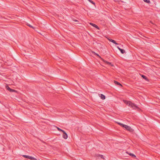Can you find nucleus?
I'll return each mask as SVG.
<instances>
[{
    "label": "nucleus",
    "instance_id": "1",
    "mask_svg": "<svg viewBox=\"0 0 160 160\" xmlns=\"http://www.w3.org/2000/svg\"><path fill=\"white\" fill-rule=\"evenodd\" d=\"M124 103L127 104L129 107L132 108L133 109H138V107L133 103H132L131 102L124 100Z\"/></svg>",
    "mask_w": 160,
    "mask_h": 160
},
{
    "label": "nucleus",
    "instance_id": "2",
    "mask_svg": "<svg viewBox=\"0 0 160 160\" xmlns=\"http://www.w3.org/2000/svg\"><path fill=\"white\" fill-rule=\"evenodd\" d=\"M123 128H124L130 132H132L133 131V129H132L130 127H129L128 125H123Z\"/></svg>",
    "mask_w": 160,
    "mask_h": 160
},
{
    "label": "nucleus",
    "instance_id": "3",
    "mask_svg": "<svg viewBox=\"0 0 160 160\" xmlns=\"http://www.w3.org/2000/svg\"><path fill=\"white\" fill-rule=\"evenodd\" d=\"M23 157L25 158L29 159L30 160H35L36 159L34 158L33 157H32V156H28V155H23Z\"/></svg>",
    "mask_w": 160,
    "mask_h": 160
},
{
    "label": "nucleus",
    "instance_id": "4",
    "mask_svg": "<svg viewBox=\"0 0 160 160\" xmlns=\"http://www.w3.org/2000/svg\"><path fill=\"white\" fill-rule=\"evenodd\" d=\"M62 132L63 133L62 135L63 138L65 139H67L68 137L67 134L64 131V132Z\"/></svg>",
    "mask_w": 160,
    "mask_h": 160
},
{
    "label": "nucleus",
    "instance_id": "5",
    "mask_svg": "<svg viewBox=\"0 0 160 160\" xmlns=\"http://www.w3.org/2000/svg\"><path fill=\"white\" fill-rule=\"evenodd\" d=\"M98 96L102 100H104L105 99V96L103 94H98Z\"/></svg>",
    "mask_w": 160,
    "mask_h": 160
},
{
    "label": "nucleus",
    "instance_id": "6",
    "mask_svg": "<svg viewBox=\"0 0 160 160\" xmlns=\"http://www.w3.org/2000/svg\"><path fill=\"white\" fill-rule=\"evenodd\" d=\"M117 48L121 52L122 54H123L125 52V51L123 49H122L120 48L118 46H117Z\"/></svg>",
    "mask_w": 160,
    "mask_h": 160
},
{
    "label": "nucleus",
    "instance_id": "7",
    "mask_svg": "<svg viewBox=\"0 0 160 160\" xmlns=\"http://www.w3.org/2000/svg\"><path fill=\"white\" fill-rule=\"evenodd\" d=\"M6 88L7 89V90H8V91H10V92H14L15 91V90H14V89H11L8 86H7Z\"/></svg>",
    "mask_w": 160,
    "mask_h": 160
},
{
    "label": "nucleus",
    "instance_id": "8",
    "mask_svg": "<svg viewBox=\"0 0 160 160\" xmlns=\"http://www.w3.org/2000/svg\"><path fill=\"white\" fill-rule=\"evenodd\" d=\"M90 25H91L93 26V27L96 28L98 29H99V28H98V26H97V25H96V24H93L92 23H91V22H90Z\"/></svg>",
    "mask_w": 160,
    "mask_h": 160
},
{
    "label": "nucleus",
    "instance_id": "9",
    "mask_svg": "<svg viewBox=\"0 0 160 160\" xmlns=\"http://www.w3.org/2000/svg\"><path fill=\"white\" fill-rule=\"evenodd\" d=\"M109 41L110 42L113 43H114V44H116V45H118V43H117L116 42V41L114 40H112V39H109Z\"/></svg>",
    "mask_w": 160,
    "mask_h": 160
},
{
    "label": "nucleus",
    "instance_id": "10",
    "mask_svg": "<svg viewBox=\"0 0 160 160\" xmlns=\"http://www.w3.org/2000/svg\"><path fill=\"white\" fill-rule=\"evenodd\" d=\"M141 76L142 78L144 79L146 81H148V78L146 76H144L143 75H141Z\"/></svg>",
    "mask_w": 160,
    "mask_h": 160
},
{
    "label": "nucleus",
    "instance_id": "11",
    "mask_svg": "<svg viewBox=\"0 0 160 160\" xmlns=\"http://www.w3.org/2000/svg\"><path fill=\"white\" fill-rule=\"evenodd\" d=\"M56 128H57L58 130V131H61L62 132H64V130H63L60 129V128H59L58 127H56Z\"/></svg>",
    "mask_w": 160,
    "mask_h": 160
},
{
    "label": "nucleus",
    "instance_id": "12",
    "mask_svg": "<svg viewBox=\"0 0 160 160\" xmlns=\"http://www.w3.org/2000/svg\"><path fill=\"white\" fill-rule=\"evenodd\" d=\"M115 83L116 84H117L118 85H119L120 86H122V85L121 84H120L119 82H118L117 81H115Z\"/></svg>",
    "mask_w": 160,
    "mask_h": 160
},
{
    "label": "nucleus",
    "instance_id": "13",
    "mask_svg": "<svg viewBox=\"0 0 160 160\" xmlns=\"http://www.w3.org/2000/svg\"><path fill=\"white\" fill-rule=\"evenodd\" d=\"M129 155L131 156L133 158H135L136 157V156L133 153H130Z\"/></svg>",
    "mask_w": 160,
    "mask_h": 160
},
{
    "label": "nucleus",
    "instance_id": "14",
    "mask_svg": "<svg viewBox=\"0 0 160 160\" xmlns=\"http://www.w3.org/2000/svg\"><path fill=\"white\" fill-rule=\"evenodd\" d=\"M92 4H93V5H95V3L92 0H88Z\"/></svg>",
    "mask_w": 160,
    "mask_h": 160
},
{
    "label": "nucleus",
    "instance_id": "15",
    "mask_svg": "<svg viewBox=\"0 0 160 160\" xmlns=\"http://www.w3.org/2000/svg\"><path fill=\"white\" fill-rule=\"evenodd\" d=\"M118 124L120 125L121 126H122V127H123V125H124L125 124H124L122 123H120V122H119L118 123Z\"/></svg>",
    "mask_w": 160,
    "mask_h": 160
},
{
    "label": "nucleus",
    "instance_id": "16",
    "mask_svg": "<svg viewBox=\"0 0 160 160\" xmlns=\"http://www.w3.org/2000/svg\"><path fill=\"white\" fill-rule=\"evenodd\" d=\"M143 0L144 1V2H147V3H150L149 0Z\"/></svg>",
    "mask_w": 160,
    "mask_h": 160
},
{
    "label": "nucleus",
    "instance_id": "17",
    "mask_svg": "<svg viewBox=\"0 0 160 160\" xmlns=\"http://www.w3.org/2000/svg\"><path fill=\"white\" fill-rule=\"evenodd\" d=\"M92 53H94L95 55H96L97 56H98V57H99V58H101L100 56L99 55V54L95 53L94 52H92Z\"/></svg>",
    "mask_w": 160,
    "mask_h": 160
},
{
    "label": "nucleus",
    "instance_id": "18",
    "mask_svg": "<svg viewBox=\"0 0 160 160\" xmlns=\"http://www.w3.org/2000/svg\"><path fill=\"white\" fill-rule=\"evenodd\" d=\"M28 26H29V27H30L32 28H33V27L31 25H30V24H28Z\"/></svg>",
    "mask_w": 160,
    "mask_h": 160
},
{
    "label": "nucleus",
    "instance_id": "19",
    "mask_svg": "<svg viewBox=\"0 0 160 160\" xmlns=\"http://www.w3.org/2000/svg\"><path fill=\"white\" fill-rule=\"evenodd\" d=\"M104 61V62H106L108 64H110V62H107V61Z\"/></svg>",
    "mask_w": 160,
    "mask_h": 160
},
{
    "label": "nucleus",
    "instance_id": "20",
    "mask_svg": "<svg viewBox=\"0 0 160 160\" xmlns=\"http://www.w3.org/2000/svg\"><path fill=\"white\" fill-rule=\"evenodd\" d=\"M101 156V157L102 158H103V155H100Z\"/></svg>",
    "mask_w": 160,
    "mask_h": 160
}]
</instances>
